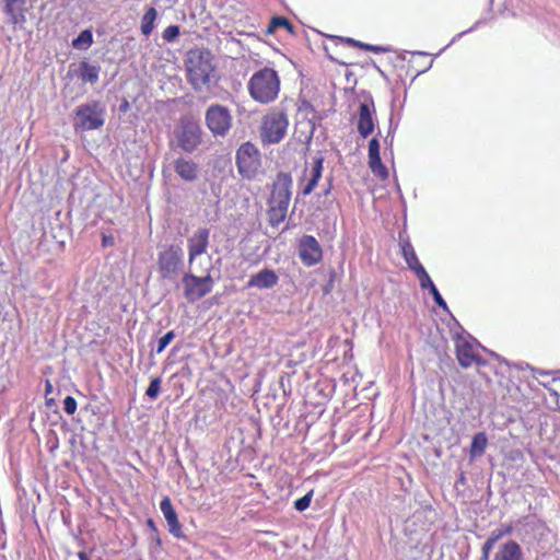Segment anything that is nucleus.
Returning a JSON list of instances; mask_svg holds the SVG:
<instances>
[{
	"label": "nucleus",
	"instance_id": "6",
	"mask_svg": "<svg viewBox=\"0 0 560 560\" xmlns=\"http://www.w3.org/2000/svg\"><path fill=\"white\" fill-rule=\"evenodd\" d=\"M104 125V108L97 102L83 104L75 109L73 126L83 131L97 129Z\"/></svg>",
	"mask_w": 560,
	"mask_h": 560
},
{
	"label": "nucleus",
	"instance_id": "37",
	"mask_svg": "<svg viewBox=\"0 0 560 560\" xmlns=\"http://www.w3.org/2000/svg\"><path fill=\"white\" fill-rule=\"evenodd\" d=\"M102 242H103V246H105V247L112 246V245H114V237L104 235Z\"/></svg>",
	"mask_w": 560,
	"mask_h": 560
},
{
	"label": "nucleus",
	"instance_id": "19",
	"mask_svg": "<svg viewBox=\"0 0 560 560\" xmlns=\"http://www.w3.org/2000/svg\"><path fill=\"white\" fill-rule=\"evenodd\" d=\"M173 168L185 182H194L198 177V165L191 160L178 158L173 162Z\"/></svg>",
	"mask_w": 560,
	"mask_h": 560
},
{
	"label": "nucleus",
	"instance_id": "32",
	"mask_svg": "<svg viewBox=\"0 0 560 560\" xmlns=\"http://www.w3.org/2000/svg\"><path fill=\"white\" fill-rule=\"evenodd\" d=\"M175 334L173 330L167 331L162 338L159 339L156 353H161L173 341Z\"/></svg>",
	"mask_w": 560,
	"mask_h": 560
},
{
	"label": "nucleus",
	"instance_id": "13",
	"mask_svg": "<svg viewBox=\"0 0 560 560\" xmlns=\"http://www.w3.org/2000/svg\"><path fill=\"white\" fill-rule=\"evenodd\" d=\"M209 230L200 228L187 240L188 262L191 266L197 256L207 252L209 244Z\"/></svg>",
	"mask_w": 560,
	"mask_h": 560
},
{
	"label": "nucleus",
	"instance_id": "38",
	"mask_svg": "<svg viewBox=\"0 0 560 560\" xmlns=\"http://www.w3.org/2000/svg\"><path fill=\"white\" fill-rule=\"evenodd\" d=\"M526 368H527V369H530L533 372L538 373V374H540V375H546V374H548V373H547V372H545V371H541V370H535V369L530 368L528 364H526Z\"/></svg>",
	"mask_w": 560,
	"mask_h": 560
},
{
	"label": "nucleus",
	"instance_id": "21",
	"mask_svg": "<svg viewBox=\"0 0 560 560\" xmlns=\"http://www.w3.org/2000/svg\"><path fill=\"white\" fill-rule=\"evenodd\" d=\"M323 172V159L318 158L314 161L313 166L310 171V178L305 187L303 188V195H310L314 188L317 186L318 180L322 177Z\"/></svg>",
	"mask_w": 560,
	"mask_h": 560
},
{
	"label": "nucleus",
	"instance_id": "41",
	"mask_svg": "<svg viewBox=\"0 0 560 560\" xmlns=\"http://www.w3.org/2000/svg\"><path fill=\"white\" fill-rule=\"evenodd\" d=\"M51 388V385L49 383H47V392L50 390Z\"/></svg>",
	"mask_w": 560,
	"mask_h": 560
},
{
	"label": "nucleus",
	"instance_id": "15",
	"mask_svg": "<svg viewBox=\"0 0 560 560\" xmlns=\"http://www.w3.org/2000/svg\"><path fill=\"white\" fill-rule=\"evenodd\" d=\"M489 560H525L522 547L512 539L500 544L494 552H490Z\"/></svg>",
	"mask_w": 560,
	"mask_h": 560
},
{
	"label": "nucleus",
	"instance_id": "7",
	"mask_svg": "<svg viewBox=\"0 0 560 560\" xmlns=\"http://www.w3.org/2000/svg\"><path fill=\"white\" fill-rule=\"evenodd\" d=\"M236 165L245 178H254L261 166L260 153L250 142L243 143L236 152Z\"/></svg>",
	"mask_w": 560,
	"mask_h": 560
},
{
	"label": "nucleus",
	"instance_id": "27",
	"mask_svg": "<svg viewBox=\"0 0 560 560\" xmlns=\"http://www.w3.org/2000/svg\"><path fill=\"white\" fill-rule=\"evenodd\" d=\"M402 254L409 268L412 269L415 272H418V266L422 265L419 262L417 255L410 244H406L402 246Z\"/></svg>",
	"mask_w": 560,
	"mask_h": 560
},
{
	"label": "nucleus",
	"instance_id": "24",
	"mask_svg": "<svg viewBox=\"0 0 560 560\" xmlns=\"http://www.w3.org/2000/svg\"><path fill=\"white\" fill-rule=\"evenodd\" d=\"M156 16L158 12L153 7L149 8L147 12L143 14L141 19V33L144 36H149L152 33Z\"/></svg>",
	"mask_w": 560,
	"mask_h": 560
},
{
	"label": "nucleus",
	"instance_id": "12",
	"mask_svg": "<svg viewBox=\"0 0 560 560\" xmlns=\"http://www.w3.org/2000/svg\"><path fill=\"white\" fill-rule=\"evenodd\" d=\"M375 108L374 102H363L359 106L358 110V131L362 138H368L375 127Z\"/></svg>",
	"mask_w": 560,
	"mask_h": 560
},
{
	"label": "nucleus",
	"instance_id": "30",
	"mask_svg": "<svg viewBox=\"0 0 560 560\" xmlns=\"http://www.w3.org/2000/svg\"><path fill=\"white\" fill-rule=\"evenodd\" d=\"M161 378L154 377L151 380L149 387L145 390V395L151 399H156L161 392Z\"/></svg>",
	"mask_w": 560,
	"mask_h": 560
},
{
	"label": "nucleus",
	"instance_id": "36",
	"mask_svg": "<svg viewBox=\"0 0 560 560\" xmlns=\"http://www.w3.org/2000/svg\"><path fill=\"white\" fill-rule=\"evenodd\" d=\"M431 294L433 295V299L435 301V303L443 307V308H446V303L445 301L443 300V298L441 296L440 292L438 291L436 287H432V290L430 291Z\"/></svg>",
	"mask_w": 560,
	"mask_h": 560
},
{
	"label": "nucleus",
	"instance_id": "9",
	"mask_svg": "<svg viewBox=\"0 0 560 560\" xmlns=\"http://www.w3.org/2000/svg\"><path fill=\"white\" fill-rule=\"evenodd\" d=\"M184 252L179 245H171L159 254V271L163 278L173 279L183 266Z\"/></svg>",
	"mask_w": 560,
	"mask_h": 560
},
{
	"label": "nucleus",
	"instance_id": "10",
	"mask_svg": "<svg viewBox=\"0 0 560 560\" xmlns=\"http://www.w3.org/2000/svg\"><path fill=\"white\" fill-rule=\"evenodd\" d=\"M206 125L213 136L224 137L232 126L230 110L219 104L211 105L206 112Z\"/></svg>",
	"mask_w": 560,
	"mask_h": 560
},
{
	"label": "nucleus",
	"instance_id": "35",
	"mask_svg": "<svg viewBox=\"0 0 560 560\" xmlns=\"http://www.w3.org/2000/svg\"><path fill=\"white\" fill-rule=\"evenodd\" d=\"M63 409L68 415H73L77 410V401L72 396H67L63 400Z\"/></svg>",
	"mask_w": 560,
	"mask_h": 560
},
{
	"label": "nucleus",
	"instance_id": "39",
	"mask_svg": "<svg viewBox=\"0 0 560 560\" xmlns=\"http://www.w3.org/2000/svg\"><path fill=\"white\" fill-rule=\"evenodd\" d=\"M78 557L80 560H90L89 556L83 551L79 552Z\"/></svg>",
	"mask_w": 560,
	"mask_h": 560
},
{
	"label": "nucleus",
	"instance_id": "18",
	"mask_svg": "<svg viewBox=\"0 0 560 560\" xmlns=\"http://www.w3.org/2000/svg\"><path fill=\"white\" fill-rule=\"evenodd\" d=\"M279 277L271 269H262L259 272L250 276L247 288L257 289H271L278 284Z\"/></svg>",
	"mask_w": 560,
	"mask_h": 560
},
{
	"label": "nucleus",
	"instance_id": "1",
	"mask_svg": "<svg viewBox=\"0 0 560 560\" xmlns=\"http://www.w3.org/2000/svg\"><path fill=\"white\" fill-rule=\"evenodd\" d=\"M188 81L198 92L209 91L215 81V67L208 50H190L186 61Z\"/></svg>",
	"mask_w": 560,
	"mask_h": 560
},
{
	"label": "nucleus",
	"instance_id": "40",
	"mask_svg": "<svg viewBox=\"0 0 560 560\" xmlns=\"http://www.w3.org/2000/svg\"><path fill=\"white\" fill-rule=\"evenodd\" d=\"M147 523L150 528H152L153 530H156L155 524L151 518H149Z\"/></svg>",
	"mask_w": 560,
	"mask_h": 560
},
{
	"label": "nucleus",
	"instance_id": "22",
	"mask_svg": "<svg viewBox=\"0 0 560 560\" xmlns=\"http://www.w3.org/2000/svg\"><path fill=\"white\" fill-rule=\"evenodd\" d=\"M100 67L82 62L80 65V78L84 83L94 84L98 81Z\"/></svg>",
	"mask_w": 560,
	"mask_h": 560
},
{
	"label": "nucleus",
	"instance_id": "23",
	"mask_svg": "<svg viewBox=\"0 0 560 560\" xmlns=\"http://www.w3.org/2000/svg\"><path fill=\"white\" fill-rule=\"evenodd\" d=\"M488 444V439L483 432L477 433L471 441L470 445V456L471 457H478L481 456L485 453V450Z\"/></svg>",
	"mask_w": 560,
	"mask_h": 560
},
{
	"label": "nucleus",
	"instance_id": "8",
	"mask_svg": "<svg viewBox=\"0 0 560 560\" xmlns=\"http://www.w3.org/2000/svg\"><path fill=\"white\" fill-rule=\"evenodd\" d=\"M292 177L288 173H279L272 186L271 196L268 200L270 208L283 210L288 212L291 201Z\"/></svg>",
	"mask_w": 560,
	"mask_h": 560
},
{
	"label": "nucleus",
	"instance_id": "25",
	"mask_svg": "<svg viewBox=\"0 0 560 560\" xmlns=\"http://www.w3.org/2000/svg\"><path fill=\"white\" fill-rule=\"evenodd\" d=\"M280 27L285 28L289 33H293V27H292L291 23L285 18L275 16L271 19V21L267 27L266 34L272 35Z\"/></svg>",
	"mask_w": 560,
	"mask_h": 560
},
{
	"label": "nucleus",
	"instance_id": "14",
	"mask_svg": "<svg viewBox=\"0 0 560 560\" xmlns=\"http://www.w3.org/2000/svg\"><path fill=\"white\" fill-rule=\"evenodd\" d=\"M455 350L456 358L462 368L467 369L476 362L477 354L475 352V348L466 337L460 335L456 336Z\"/></svg>",
	"mask_w": 560,
	"mask_h": 560
},
{
	"label": "nucleus",
	"instance_id": "16",
	"mask_svg": "<svg viewBox=\"0 0 560 560\" xmlns=\"http://www.w3.org/2000/svg\"><path fill=\"white\" fill-rule=\"evenodd\" d=\"M369 165L375 176L383 180L388 177V171L381 160L377 138H372L369 142Z\"/></svg>",
	"mask_w": 560,
	"mask_h": 560
},
{
	"label": "nucleus",
	"instance_id": "34",
	"mask_svg": "<svg viewBox=\"0 0 560 560\" xmlns=\"http://www.w3.org/2000/svg\"><path fill=\"white\" fill-rule=\"evenodd\" d=\"M347 42L353 46H359L365 50H370V51H375V52H380V51H385V48L381 47V46H374V45H370V44H364V43H361V42H358V40H354L352 38H348Z\"/></svg>",
	"mask_w": 560,
	"mask_h": 560
},
{
	"label": "nucleus",
	"instance_id": "28",
	"mask_svg": "<svg viewBox=\"0 0 560 560\" xmlns=\"http://www.w3.org/2000/svg\"><path fill=\"white\" fill-rule=\"evenodd\" d=\"M287 217V211L270 208L268 209V221L271 226H278L280 223L284 221Z\"/></svg>",
	"mask_w": 560,
	"mask_h": 560
},
{
	"label": "nucleus",
	"instance_id": "17",
	"mask_svg": "<svg viewBox=\"0 0 560 560\" xmlns=\"http://www.w3.org/2000/svg\"><path fill=\"white\" fill-rule=\"evenodd\" d=\"M160 509L165 517L170 533L176 538L184 537L182 526L178 522L177 514L173 509L171 499L165 497L160 503Z\"/></svg>",
	"mask_w": 560,
	"mask_h": 560
},
{
	"label": "nucleus",
	"instance_id": "26",
	"mask_svg": "<svg viewBox=\"0 0 560 560\" xmlns=\"http://www.w3.org/2000/svg\"><path fill=\"white\" fill-rule=\"evenodd\" d=\"M93 43V35L92 32L89 30L82 31L77 38L73 39L72 46L75 49L85 50L88 49Z\"/></svg>",
	"mask_w": 560,
	"mask_h": 560
},
{
	"label": "nucleus",
	"instance_id": "11",
	"mask_svg": "<svg viewBox=\"0 0 560 560\" xmlns=\"http://www.w3.org/2000/svg\"><path fill=\"white\" fill-rule=\"evenodd\" d=\"M299 256L306 267L317 265L323 258V249L312 235H304L299 242Z\"/></svg>",
	"mask_w": 560,
	"mask_h": 560
},
{
	"label": "nucleus",
	"instance_id": "20",
	"mask_svg": "<svg viewBox=\"0 0 560 560\" xmlns=\"http://www.w3.org/2000/svg\"><path fill=\"white\" fill-rule=\"evenodd\" d=\"M511 532L512 526H506L503 529L492 530L481 547V560H489L490 552L493 550L499 540L503 536L511 534Z\"/></svg>",
	"mask_w": 560,
	"mask_h": 560
},
{
	"label": "nucleus",
	"instance_id": "5",
	"mask_svg": "<svg viewBox=\"0 0 560 560\" xmlns=\"http://www.w3.org/2000/svg\"><path fill=\"white\" fill-rule=\"evenodd\" d=\"M177 144L185 152H194L202 140L199 122L192 117H183L175 132Z\"/></svg>",
	"mask_w": 560,
	"mask_h": 560
},
{
	"label": "nucleus",
	"instance_id": "31",
	"mask_svg": "<svg viewBox=\"0 0 560 560\" xmlns=\"http://www.w3.org/2000/svg\"><path fill=\"white\" fill-rule=\"evenodd\" d=\"M313 493H314V491L311 490L305 495H303L302 498L298 499L294 502V508L298 511H300V512L305 511L310 506V504H311V501H312V498H313Z\"/></svg>",
	"mask_w": 560,
	"mask_h": 560
},
{
	"label": "nucleus",
	"instance_id": "3",
	"mask_svg": "<svg viewBox=\"0 0 560 560\" xmlns=\"http://www.w3.org/2000/svg\"><path fill=\"white\" fill-rule=\"evenodd\" d=\"M289 126L287 115L281 110H270L261 122L260 138L264 144L279 143L285 136Z\"/></svg>",
	"mask_w": 560,
	"mask_h": 560
},
{
	"label": "nucleus",
	"instance_id": "29",
	"mask_svg": "<svg viewBox=\"0 0 560 560\" xmlns=\"http://www.w3.org/2000/svg\"><path fill=\"white\" fill-rule=\"evenodd\" d=\"M416 275L420 280L422 289H429L431 291L432 287H435L423 266H418V272H416Z\"/></svg>",
	"mask_w": 560,
	"mask_h": 560
},
{
	"label": "nucleus",
	"instance_id": "4",
	"mask_svg": "<svg viewBox=\"0 0 560 560\" xmlns=\"http://www.w3.org/2000/svg\"><path fill=\"white\" fill-rule=\"evenodd\" d=\"M213 284L214 281L209 269L205 276L200 277L191 272H187L183 276L180 281L184 296L190 303H194L209 294L212 291Z\"/></svg>",
	"mask_w": 560,
	"mask_h": 560
},
{
	"label": "nucleus",
	"instance_id": "2",
	"mask_svg": "<svg viewBox=\"0 0 560 560\" xmlns=\"http://www.w3.org/2000/svg\"><path fill=\"white\" fill-rule=\"evenodd\" d=\"M250 96L261 104L275 101L280 91V79L271 68H264L255 72L248 82Z\"/></svg>",
	"mask_w": 560,
	"mask_h": 560
},
{
	"label": "nucleus",
	"instance_id": "33",
	"mask_svg": "<svg viewBox=\"0 0 560 560\" xmlns=\"http://www.w3.org/2000/svg\"><path fill=\"white\" fill-rule=\"evenodd\" d=\"M178 35H179V27L177 25H170L162 33V37L166 42H173L174 39H176L178 37Z\"/></svg>",
	"mask_w": 560,
	"mask_h": 560
}]
</instances>
